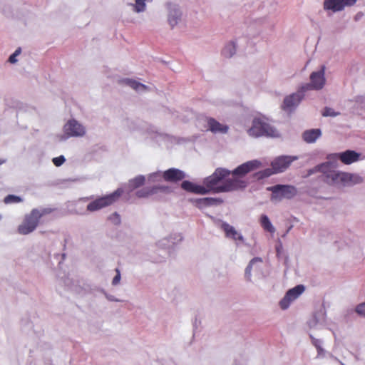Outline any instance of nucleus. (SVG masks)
<instances>
[{"mask_svg": "<svg viewBox=\"0 0 365 365\" xmlns=\"http://www.w3.org/2000/svg\"><path fill=\"white\" fill-rule=\"evenodd\" d=\"M261 261H262V259L259 257H255L252 259H251V261L250 262L249 264L247 265V267H246V269H245V277L248 279H250L251 270H252L253 264L256 262H261Z\"/></svg>", "mask_w": 365, "mask_h": 365, "instance_id": "26", "label": "nucleus"}, {"mask_svg": "<svg viewBox=\"0 0 365 365\" xmlns=\"http://www.w3.org/2000/svg\"><path fill=\"white\" fill-rule=\"evenodd\" d=\"M63 131L68 138L83 137L86 134L85 127L75 119L69 120L64 125Z\"/></svg>", "mask_w": 365, "mask_h": 365, "instance_id": "8", "label": "nucleus"}, {"mask_svg": "<svg viewBox=\"0 0 365 365\" xmlns=\"http://www.w3.org/2000/svg\"><path fill=\"white\" fill-rule=\"evenodd\" d=\"M65 161H66V159H65L64 156H63V155H60L58 157L53 158L52 160L53 163L56 167L61 166Z\"/></svg>", "mask_w": 365, "mask_h": 365, "instance_id": "35", "label": "nucleus"}, {"mask_svg": "<svg viewBox=\"0 0 365 365\" xmlns=\"http://www.w3.org/2000/svg\"><path fill=\"white\" fill-rule=\"evenodd\" d=\"M297 159V157L296 156L282 155L276 158L272 162L271 165L275 173H282L289 167L293 161Z\"/></svg>", "mask_w": 365, "mask_h": 365, "instance_id": "9", "label": "nucleus"}, {"mask_svg": "<svg viewBox=\"0 0 365 365\" xmlns=\"http://www.w3.org/2000/svg\"><path fill=\"white\" fill-rule=\"evenodd\" d=\"M356 312L362 317H365V302L359 304L356 307Z\"/></svg>", "mask_w": 365, "mask_h": 365, "instance_id": "36", "label": "nucleus"}, {"mask_svg": "<svg viewBox=\"0 0 365 365\" xmlns=\"http://www.w3.org/2000/svg\"><path fill=\"white\" fill-rule=\"evenodd\" d=\"M324 70L325 67L323 66L320 71L311 73L310 81L312 88H314V90H320L324 87L326 81L324 78Z\"/></svg>", "mask_w": 365, "mask_h": 365, "instance_id": "14", "label": "nucleus"}, {"mask_svg": "<svg viewBox=\"0 0 365 365\" xmlns=\"http://www.w3.org/2000/svg\"><path fill=\"white\" fill-rule=\"evenodd\" d=\"M272 192L271 200L272 201H281L282 199H291L297 195V189L292 185H276L267 188Z\"/></svg>", "mask_w": 365, "mask_h": 365, "instance_id": "5", "label": "nucleus"}, {"mask_svg": "<svg viewBox=\"0 0 365 365\" xmlns=\"http://www.w3.org/2000/svg\"><path fill=\"white\" fill-rule=\"evenodd\" d=\"M21 53V48H19L18 49H16L15 51V52L10 56V57L9 58V61L11 63H14L17 61V59H16V56H19Z\"/></svg>", "mask_w": 365, "mask_h": 365, "instance_id": "37", "label": "nucleus"}, {"mask_svg": "<svg viewBox=\"0 0 365 365\" xmlns=\"http://www.w3.org/2000/svg\"><path fill=\"white\" fill-rule=\"evenodd\" d=\"M261 165V162L257 160L247 161L235 168L232 171V175L234 176H244L248 173L257 170Z\"/></svg>", "mask_w": 365, "mask_h": 365, "instance_id": "11", "label": "nucleus"}, {"mask_svg": "<svg viewBox=\"0 0 365 365\" xmlns=\"http://www.w3.org/2000/svg\"><path fill=\"white\" fill-rule=\"evenodd\" d=\"M110 220L115 223V225H118L120 222V215L115 212L110 216Z\"/></svg>", "mask_w": 365, "mask_h": 365, "instance_id": "40", "label": "nucleus"}, {"mask_svg": "<svg viewBox=\"0 0 365 365\" xmlns=\"http://www.w3.org/2000/svg\"><path fill=\"white\" fill-rule=\"evenodd\" d=\"M260 224L264 230L270 233H274L275 232L274 227L267 215H262L261 216Z\"/></svg>", "mask_w": 365, "mask_h": 365, "instance_id": "24", "label": "nucleus"}, {"mask_svg": "<svg viewBox=\"0 0 365 365\" xmlns=\"http://www.w3.org/2000/svg\"><path fill=\"white\" fill-rule=\"evenodd\" d=\"M180 15L178 11H175V14L169 16L168 21L172 27H173L177 24L178 20L180 18Z\"/></svg>", "mask_w": 365, "mask_h": 365, "instance_id": "33", "label": "nucleus"}, {"mask_svg": "<svg viewBox=\"0 0 365 365\" xmlns=\"http://www.w3.org/2000/svg\"><path fill=\"white\" fill-rule=\"evenodd\" d=\"M324 9L336 12L342 11L344 8L341 0H324Z\"/></svg>", "mask_w": 365, "mask_h": 365, "instance_id": "22", "label": "nucleus"}, {"mask_svg": "<svg viewBox=\"0 0 365 365\" xmlns=\"http://www.w3.org/2000/svg\"><path fill=\"white\" fill-rule=\"evenodd\" d=\"M146 0H135V4L134 6L135 11L136 12H141L143 11L145 9V1Z\"/></svg>", "mask_w": 365, "mask_h": 365, "instance_id": "31", "label": "nucleus"}, {"mask_svg": "<svg viewBox=\"0 0 365 365\" xmlns=\"http://www.w3.org/2000/svg\"><path fill=\"white\" fill-rule=\"evenodd\" d=\"M325 166L326 165H324L323 163H321L319 165H316L314 168L308 170L306 177L310 176L316 173H322V168H324Z\"/></svg>", "mask_w": 365, "mask_h": 365, "instance_id": "30", "label": "nucleus"}, {"mask_svg": "<svg viewBox=\"0 0 365 365\" xmlns=\"http://www.w3.org/2000/svg\"><path fill=\"white\" fill-rule=\"evenodd\" d=\"M51 212L52 210L50 208L33 209L29 215L25 216L22 223L18 227V232L24 235L32 232L38 226L40 219Z\"/></svg>", "mask_w": 365, "mask_h": 365, "instance_id": "2", "label": "nucleus"}, {"mask_svg": "<svg viewBox=\"0 0 365 365\" xmlns=\"http://www.w3.org/2000/svg\"><path fill=\"white\" fill-rule=\"evenodd\" d=\"M247 133L252 137L262 135L275 137L277 135V131L267 123V119L264 117L255 118Z\"/></svg>", "mask_w": 365, "mask_h": 365, "instance_id": "3", "label": "nucleus"}, {"mask_svg": "<svg viewBox=\"0 0 365 365\" xmlns=\"http://www.w3.org/2000/svg\"><path fill=\"white\" fill-rule=\"evenodd\" d=\"M181 187L183 190L200 195L207 194V190L204 189L202 185H195L192 182L185 180L182 182Z\"/></svg>", "mask_w": 365, "mask_h": 365, "instance_id": "19", "label": "nucleus"}, {"mask_svg": "<svg viewBox=\"0 0 365 365\" xmlns=\"http://www.w3.org/2000/svg\"><path fill=\"white\" fill-rule=\"evenodd\" d=\"M221 228L225 232L226 237L231 238L235 241L239 240L242 242L244 240L242 235L228 223L223 222L221 225Z\"/></svg>", "mask_w": 365, "mask_h": 365, "instance_id": "18", "label": "nucleus"}, {"mask_svg": "<svg viewBox=\"0 0 365 365\" xmlns=\"http://www.w3.org/2000/svg\"><path fill=\"white\" fill-rule=\"evenodd\" d=\"M361 182L362 178L356 174L338 171L334 175V182L331 185H351Z\"/></svg>", "mask_w": 365, "mask_h": 365, "instance_id": "6", "label": "nucleus"}, {"mask_svg": "<svg viewBox=\"0 0 365 365\" xmlns=\"http://www.w3.org/2000/svg\"><path fill=\"white\" fill-rule=\"evenodd\" d=\"M121 81L135 91L146 90L148 88V87L145 85L140 83L133 79L125 78L122 80Z\"/></svg>", "mask_w": 365, "mask_h": 365, "instance_id": "23", "label": "nucleus"}, {"mask_svg": "<svg viewBox=\"0 0 365 365\" xmlns=\"http://www.w3.org/2000/svg\"><path fill=\"white\" fill-rule=\"evenodd\" d=\"M207 123L208 130L213 133H226L228 131L229 128L227 125L219 123L213 118H207Z\"/></svg>", "mask_w": 365, "mask_h": 365, "instance_id": "17", "label": "nucleus"}, {"mask_svg": "<svg viewBox=\"0 0 365 365\" xmlns=\"http://www.w3.org/2000/svg\"><path fill=\"white\" fill-rule=\"evenodd\" d=\"M235 53V46L232 43L227 45L223 50V53L227 57H231Z\"/></svg>", "mask_w": 365, "mask_h": 365, "instance_id": "28", "label": "nucleus"}, {"mask_svg": "<svg viewBox=\"0 0 365 365\" xmlns=\"http://www.w3.org/2000/svg\"><path fill=\"white\" fill-rule=\"evenodd\" d=\"M145 178L144 176L138 175L130 181V184L132 187L137 188L142 186L145 183Z\"/></svg>", "mask_w": 365, "mask_h": 365, "instance_id": "25", "label": "nucleus"}, {"mask_svg": "<svg viewBox=\"0 0 365 365\" xmlns=\"http://www.w3.org/2000/svg\"><path fill=\"white\" fill-rule=\"evenodd\" d=\"M324 165H326L322 168V180L328 185H331L334 182V175L337 173L336 164L331 162L323 163Z\"/></svg>", "mask_w": 365, "mask_h": 365, "instance_id": "10", "label": "nucleus"}, {"mask_svg": "<svg viewBox=\"0 0 365 365\" xmlns=\"http://www.w3.org/2000/svg\"><path fill=\"white\" fill-rule=\"evenodd\" d=\"M116 275L114 277L112 281L113 285H117L120 280V273L119 269H115Z\"/></svg>", "mask_w": 365, "mask_h": 365, "instance_id": "38", "label": "nucleus"}, {"mask_svg": "<svg viewBox=\"0 0 365 365\" xmlns=\"http://www.w3.org/2000/svg\"><path fill=\"white\" fill-rule=\"evenodd\" d=\"M170 191L169 187L167 186H154L152 187H145L136 192L138 197H147L150 195L158 192H169Z\"/></svg>", "mask_w": 365, "mask_h": 365, "instance_id": "15", "label": "nucleus"}, {"mask_svg": "<svg viewBox=\"0 0 365 365\" xmlns=\"http://www.w3.org/2000/svg\"><path fill=\"white\" fill-rule=\"evenodd\" d=\"M303 96L300 93H292L286 96L282 105V109L286 112H292L302 100Z\"/></svg>", "mask_w": 365, "mask_h": 365, "instance_id": "12", "label": "nucleus"}, {"mask_svg": "<svg viewBox=\"0 0 365 365\" xmlns=\"http://www.w3.org/2000/svg\"><path fill=\"white\" fill-rule=\"evenodd\" d=\"M310 90H314V88H312V83H306V84H304L302 86H300L296 93H300V94H302L304 96V93L306 91H310Z\"/></svg>", "mask_w": 365, "mask_h": 365, "instance_id": "32", "label": "nucleus"}, {"mask_svg": "<svg viewBox=\"0 0 365 365\" xmlns=\"http://www.w3.org/2000/svg\"><path fill=\"white\" fill-rule=\"evenodd\" d=\"M313 344L315 346V347L317 348L318 353L321 354L323 351V349L319 345L318 340L314 339V341H313Z\"/></svg>", "mask_w": 365, "mask_h": 365, "instance_id": "41", "label": "nucleus"}, {"mask_svg": "<svg viewBox=\"0 0 365 365\" xmlns=\"http://www.w3.org/2000/svg\"><path fill=\"white\" fill-rule=\"evenodd\" d=\"M1 219V215H0V220Z\"/></svg>", "mask_w": 365, "mask_h": 365, "instance_id": "43", "label": "nucleus"}, {"mask_svg": "<svg viewBox=\"0 0 365 365\" xmlns=\"http://www.w3.org/2000/svg\"><path fill=\"white\" fill-rule=\"evenodd\" d=\"M6 161V159H4V158H0V165H2L4 163H5Z\"/></svg>", "mask_w": 365, "mask_h": 365, "instance_id": "42", "label": "nucleus"}, {"mask_svg": "<svg viewBox=\"0 0 365 365\" xmlns=\"http://www.w3.org/2000/svg\"><path fill=\"white\" fill-rule=\"evenodd\" d=\"M122 189H117L113 192L105 196L98 197L91 202L87 205V210L89 212H95L103 207L111 205L116 202L123 194Z\"/></svg>", "mask_w": 365, "mask_h": 365, "instance_id": "4", "label": "nucleus"}, {"mask_svg": "<svg viewBox=\"0 0 365 365\" xmlns=\"http://www.w3.org/2000/svg\"><path fill=\"white\" fill-rule=\"evenodd\" d=\"M185 173L177 168H170L163 173V177L168 182H178L185 178Z\"/></svg>", "mask_w": 365, "mask_h": 365, "instance_id": "16", "label": "nucleus"}, {"mask_svg": "<svg viewBox=\"0 0 365 365\" xmlns=\"http://www.w3.org/2000/svg\"><path fill=\"white\" fill-rule=\"evenodd\" d=\"M360 154L354 150H346L340 153L331 155L330 158H338L344 164L350 165L359 160Z\"/></svg>", "mask_w": 365, "mask_h": 365, "instance_id": "13", "label": "nucleus"}, {"mask_svg": "<svg viewBox=\"0 0 365 365\" xmlns=\"http://www.w3.org/2000/svg\"><path fill=\"white\" fill-rule=\"evenodd\" d=\"M21 201L22 199L20 197L14 195H7L4 200V202L6 204L18 203L21 202Z\"/></svg>", "mask_w": 365, "mask_h": 365, "instance_id": "27", "label": "nucleus"}, {"mask_svg": "<svg viewBox=\"0 0 365 365\" xmlns=\"http://www.w3.org/2000/svg\"><path fill=\"white\" fill-rule=\"evenodd\" d=\"M339 113L334 112V110L332 108H328V107H326L324 109L323 112H322V115L323 116H331V117H334V116L337 115Z\"/></svg>", "mask_w": 365, "mask_h": 365, "instance_id": "34", "label": "nucleus"}, {"mask_svg": "<svg viewBox=\"0 0 365 365\" xmlns=\"http://www.w3.org/2000/svg\"><path fill=\"white\" fill-rule=\"evenodd\" d=\"M357 0H341V2L343 5V8L344 9L346 6H353Z\"/></svg>", "mask_w": 365, "mask_h": 365, "instance_id": "39", "label": "nucleus"}, {"mask_svg": "<svg viewBox=\"0 0 365 365\" xmlns=\"http://www.w3.org/2000/svg\"><path fill=\"white\" fill-rule=\"evenodd\" d=\"M230 175V171L217 168L213 174L206 178L203 181V187L207 193L226 192L246 187L247 182L238 177L225 179Z\"/></svg>", "mask_w": 365, "mask_h": 365, "instance_id": "1", "label": "nucleus"}, {"mask_svg": "<svg viewBox=\"0 0 365 365\" xmlns=\"http://www.w3.org/2000/svg\"><path fill=\"white\" fill-rule=\"evenodd\" d=\"M223 202V200L220 198L215 197H203L196 200L197 206L199 208H203L205 207H210L212 205H219Z\"/></svg>", "mask_w": 365, "mask_h": 365, "instance_id": "20", "label": "nucleus"}, {"mask_svg": "<svg viewBox=\"0 0 365 365\" xmlns=\"http://www.w3.org/2000/svg\"><path fill=\"white\" fill-rule=\"evenodd\" d=\"M322 135L320 129L307 130L303 133V140L307 143H313Z\"/></svg>", "mask_w": 365, "mask_h": 365, "instance_id": "21", "label": "nucleus"}, {"mask_svg": "<svg viewBox=\"0 0 365 365\" xmlns=\"http://www.w3.org/2000/svg\"><path fill=\"white\" fill-rule=\"evenodd\" d=\"M276 173L274 170H273V168H267L262 171H260L257 173V175H258V178H267V177H269L270 175H273Z\"/></svg>", "mask_w": 365, "mask_h": 365, "instance_id": "29", "label": "nucleus"}, {"mask_svg": "<svg viewBox=\"0 0 365 365\" xmlns=\"http://www.w3.org/2000/svg\"><path fill=\"white\" fill-rule=\"evenodd\" d=\"M305 290V287L303 284H299L289 289L284 297L279 302V306L282 309H287L292 302L297 299Z\"/></svg>", "mask_w": 365, "mask_h": 365, "instance_id": "7", "label": "nucleus"}]
</instances>
